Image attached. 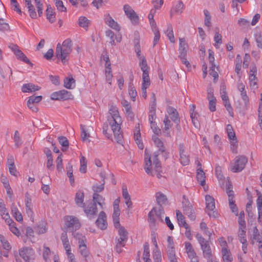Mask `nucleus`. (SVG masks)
<instances>
[{"label": "nucleus", "mask_w": 262, "mask_h": 262, "mask_svg": "<svg viewBox=\"0 0 262 262\" xmlns=\"http://www.w3.org/2000/svg\"><path fill=\"white\" fill-rule=\"evenodd\" d=\"M184 245L185 252L187 255L195 251L190 243L186 242L184 243Z\"/></svg>", "instance_id": "nucleus-64"}, {"label": "nucleus", "mask_w": 262, "mask_h": 262, "mask_svg": "<svg viewBox=\"0 0 262 262\" xmlns=\"http://www.w3.org/2000/svg\"><path fill=\"white\" fill-rule=\"evenodd\" d=\"M167 112L169 114V117L173 121L176 123L179 122L178 113L175 108L170 107L168 108Z\"/></svg>", "instance_id": "nucleus-41"}, {"label": "nucleus", "mask_w": 262, "mask_h": 262, "mask_svg": "<svg viewBox=\"0 0 262 262\" xmlns=\"http://www.w3.org/2000/svg\"><path fill=\"white\" fill-rule=\"evenodd\" d=\"M179 151L180 156V162L183 165H187L189 164L190 160L189 156H187L185 151V147L183 144L179 145Z\"/></svg>", "instance_id": "nucleus-20"}, {"label": "nucleus", "mask_w": 262, "mask_h": 262, "mask_svg": "<svg viewBox=\"0 0 262 262\" xmlns=\"http://www.w3.org/2000/svg\"><path fill=\"white\" fill-rule=\"evenodd\" d=\"M221 97L224 101V105L227 110L228 111L230 116L231 117H233L234 113L233 111V109L231 107V105L230 103L228 96L227 94V93L225 92H223L221 93Z\"/></svg>", "instance_id": "nucleus-22"}, {"label": "nucleus", "mask_w": 262, "mask_h": 262, "mask_svg": "<svg viewBox=\"0 0 262 262\" xmlns=\"http://www.w3.org/2000/svg\"><path fill=\"white\" fill-rule=\"evenodd\" d=\"M238 239L239 242L247 240L246 239V228H238Z\"/></svg>", "instance_id": "nucleus-51"}, {"label": "nucleus", "mask_w": 262, "mask_h": 262, "mask_svg": "<svg viewBox=\"0 0 262 262\" xmlns=\"http://www.w3.org/2000/svg\"><path fill=\"white\" fill-rule=\"evenodd\" d=\"M156 199L158 204L159 205V207H162L163 205H166L167 203L166 196L161 192H157L156 193Z\"/></svg>", "instance_id": "nucleus-42"}, {"label": "nucleus", "mask_w": 262, "mask_h": 262, "mask_svg": "<svg viewBox=\"0 0 262 262\" xmlns=\"http://www.w3.org/2000/svg\"><path fill=\"white\" fill-rule=\"evenodd\" d=\"M100 176L103 181V183L100 185H96L93 186L92 189L94 191V193H98L99 192H102L104 189V185L105 184V178L104 175L102 173H100Z\"/></svg>", "instance_id": "nucleus-45"}, {"label": "nucleus", "mask_w": 262, "mask_h": 262, "mask_svg": "<svg viewBox=\"0 0 262 262\" xmlns=\"http://www.w3.org/2000/svg\"><path fill=\"white\" fill-rule=\"evenodd\" d=\"M14 54L16 55L17 59L22 60L27 63H29L30 62L29 59L20 50L16 51V52H15Z\"/></svg>", "instance_id": "nucleus-54"}, {"label": "nucleus", "mask_w": 262, "mask_h": 262, "mask_svg": "<svg viewBox=\"0 0 262 262\" xmlns=\"http://www.w3.org/2000/svg\"><path fill=\"white\" fill-rule=\"evenodd\" d=\"M0 242L2 246L5 250L10 251L11 250V245L8 239L3 235L0 234Z\"/></svg>", "instance_id": "nucleus-36"}, {"label": "nucleus", "mask_w": 262, "mask_h": 262, "mask_svg": "<svg viewBox=\"0 0 262 262\" xmlns=\"http://www.w3.org/2000/svg\"><path fill=\"white\" fill-rule=\"evenodd\" d=\"M106 36L110 38V43L114 46L115 45V38H114V33L111 30H107L105 31Z\"/></svg>", "instance_id": "nucleus-63"}, {"label": "nucleus", "mask_w": 262, "mask_h": 262, "mask_svg": "<svg viewBox=\"0 0 262 262\" xmlns=\"http://www.w3.org/2000/svg\"><path fill=\"white\" fill-rule=\"evenodd\" d=\"M25 6L28 8L30 16L33 19L37 18V14L31 0H25Z\"/></svg>", "instance_id": "nucleus-29"}, {"label": "nucleus", "mask_w": 262, "mask_h": 262, "mask_svg": "<svg viewBox=\"0 0 262 262\" xmlns=\"http://www.w3.org/2000/svg\"><path fill=\"white\" fill-rule=\"evenodd\" d=\"M123 8L125 14L132 23L134 24H137L139 20V17L134 10L128 5H125Z\"/></svg>", "instance_id": "nucleus-15"}, {"label": "nucleus", "mask_w": 262, "mask_h": 262, "mask_svg": "<svg viewBox=\"0 0 262 262\" xmlns=\"http://www.w3.org/2000/svg\"><path fill=\"white\" fill-rule=\"evenodd\" d=\"M195 237L201 246L203 256L208 260H212V252L209 241L206 240L200 233H196Z\"/></svg>", "instance_id": "nucleus-5"}, {"label": "nucleus", "mask_w": 262, "mask_h": 262, "mask_svg": "<svg viewBox=\"0 0 262 262\" xmlns=\"http://www.w3.org/2000/svg\"><path fill=\"white\" fill-rule=\"evenodd\" d=\"M232 185L230 182L228 181L226 184V193L228 196L229 205L232 212H233L236 215H238V209L235 204L234 200V193L232 190Z\"/></svg>", "instance_id": "nucleus-8"}, {"label": "nucleus", "mask_w": 262, "mask_h": 262, "mask_svg": "<svg viewBox=\"0 0 262 262\" xmlns=\"http://www.w3.org/2000/svg\"><path fill=\"white\" fill-rule=\"evenodd\" d=\"M183 208L184 213L186 214L188 217L191 220H194L195 215L192 206L190 205L188 201H186V202H183Z\"/></svg>", "instance_id": "nucleus-19"}, {"label": "nucleus", "mask_w": 262, "mask_h": 262, "mask_svg": "<svg viewBox=\"0 0 262 262\" xmlns=\"http://www.w3.org/2000/svg\"><path fill=\"white\" fill-rule=\"evenodd\" d=\"M84 193L82 191H78L75 195V202L76 205L80 207H84Z\"/></svg>", "instance_id": "nucleus-33"}, {"label": "nucleus", "mask_w": 262, "mask_h": 262, "mask_svg": "<svg viewBox=\"0 0 262 262\" xmlns=\"http://www.w3.org/2000/svg\"><path fill=\"white\" fill-rule=\"evenodd\" d=\"M107 121L111 126L117 142L121 144L123 140V135L121 130L122 119L120 115L118 108L116 106L113 105L110 106L108 115L107 116Z\"/></svg>", "instance_id": "nucleus-1"}, {"label": "nucleus", "mask_w": 262, "mask_h": 262, "mask_svg": "<svg viewBox=\"0 0 262 262\" xmlns=\"http://www.w3.org/2000/svg\"><path fill=\"white\" fill-rule=\"evenodd\" d=\"M72 41L70 39H66L61 45L58 43L56 49V56L60 59L64 64L69 59L68 57L72 52Z\"/></svg>", "instance_id": "nucleus-3"}, {"label": "nucleus", "mask_w": 262, "mask_h": 262, "mask_svg": "<svg viewBox=\"0 0 262 262\" xmlns=\"http://www.w3.org/2000/svg\"><path fill=\"white\" fill-rule=\"evenodd\" d=\"M75 237L78 241L79 252L85 258V260L86 261V258L89 256L90 253L86 246V237L79 233H76Z\"/></svg>", "instance_id": "nucleus-9"}, {"label": "nucleus", "mask_w": 262, "mask_h": 262, "mask_svg": "<svg viewBox=\"0 0 262 262\" xmlns=\"http://www.w3.org/2000/svg\"><path fill=\"white\" fill-rule=\"evenodd\" d=\"M104 19L105 24L107 25L110 27L117 31L120 30V27L119 25L112 18L110 14L105 15L104 16Z\"/></svg>", "instance_id": "nucleus-21"}, {"label": "nucleus", "mask_w": 262, "mask_h": 262, "mask_svg": "<svg viewBox=\"0 0 262 262\" xmlns=\"http://www.w3.org/2000/svg\"><path fill=\"white\" fill-rule=\"evenodd\" d=\"M80 167L79 169L81 173H85L86 171V167H87V160L86 158L81 156L80 159Z\"/></svg>", "instance_id": "nucleus-52"}, {"label": "nucleus", "mask_w": 262, "mask_h": 262, "mask_svg": "<svg viewBox=\"0 0 262 262\" xmlns=\"http://www.w3.org/2000/svg\"><path fill=\"white\" fill-rule=\"evenodd\" d=\"M66 227L77 230L81 227L80 223L78 219L73 215H67L64 217Z\"/></svg>", "instance_id": "nucleus-10"}, {"label": "nucleus", "mask_w": 262, "mask_h": 262, "mask_svg": "<svg viewBox=\"0 0 262 262\" xmlns=\"http://www.w3.org/2000/svg\"><path fill=\"white\" fill-rule=\"evenodd\" d=\"M93 203L97 204L101 208H103L105 198L97 193H94L93 195Z\"/></svg>", "instance_id": "nucleus-39"}, {"label": "nucleus", "mask_w": 262, "mask_h": 262, "mask_svg": "<svg viewBox=\"0 0 262 262\" xmlns=\"http://www.w3.org/2000/svg\"><path fill=\"white\" fill-rule=\"evenodd\" d=\"M40 89V88L39 86L32 83L24 84L21 87V91L23 93H32L38 91Z\"/></svg>", "instance_id": "nucleus-27"}, {"label": "nucleus", "mask_w": 262, "mask_h": 262, "mask_svg": "<svg viewBox=\"0 0 262 262\" xmlns=\"http://www.w3.org/2000/svg\"><path fill=\"white\" fill-rule=\"evenodd\" d=\"M150 257L149 246L148 243H146L144 245V252L143 254V259L145 262H151Z\"/></svg>", "instance_id": "nucleus-43"}, {"label": "nucleus", "mask_w": 262, "mask_h": 262, "mask_svg": "<svg viewBox=\"0 0 262 262\" xmlns=\"http://www.w3.org/2000/svg\"><path fill=\"white\" fill-rule=\"evenodd\" d=\"M152 140L154 143L155 145L158 148V152H156L158 155V152H161L163 154V156L167 158L168 155V152L166 151L164 143L162 140H161L156 135L152 136Z\"/></svg>", "instance_id": "nucleus-14"}, {"label": "nucleus", "mask_w": 262, "mask_h": 262, "mask_svg": "<svg viewBox=\"0 0 262 262\" xmlns=\"http://www.w3.org/2000/svg\"><path fill=\"white\" fill-rule=\"evenodd\" d=\"M121 104L124 107L126 114L130 119L134 118V114L132 111L131 105L126 100L123 99L121 101Z\"/></svg>", "instance_id": "nucleus-31"}, {"label": "nucleus", "mask_w": 262, "mask_h": 262, "mask_svg": "<svg viewBox=\"0 0 262 262\" xmlns=\"http://www.w3.org/2000/svg\"><path fill=\"white\" fill-rule=\"evenodd\" d=\"M42 98L41 96H32L29 97L27 102L29 103V105H30V104H34L39 103L42 100Z\"/></svg>", "instance_id": "nucleus-58"}, {"label": "nucleus", "mask_w": 262, "mask_h": 262, "mask_svg": "<svg viewBox=\"0 0 262 262\" xmlns=\"http://www.w3.org/2000/svg\"><path fill=\"white\" fill-rule=\"evenodd\" d=\"M34 229L38 234H43L47 231V223L45 222H41L34 228Z\"/></svg>", "instance_id": "nucleus-40"}, {"label": "nucleus", "mask_w": 262, "mask_h": 262, "mask_svg": "<svg viewBox=\"0 0 262 262\" xmlns=\"http://www.w3.org/2000/svg\"><path fill=\"white\" fill-rule=\"evenodd\" d=\"M90 23V20L84 16H81L79 18L78 24L79 26L83 28L85 30L88 29Z\"/></svg>", "instance_id": "nucleus-47"}, {"label": "nucleus", "mask_w": 262, "mask_h": 262, "mask_svg": "<svg viewBox=\"0 0 262 262\" xmlns=\"http://www.w3.org/2000/svg\"><path fill=\"white\" fill-rule=\"evenodd\" d=\"M72 97L70 92L64 90L55 92L51 95V99L53 100H66L71 99Z\"/></svg>", "instance_id": "nucleus-13"}, {"label": "nucleus", "mask_w": 262, "mask_h": 262, "mask_svg": "<svg viewBox=\"0 0 262 262\" xmlns=\"http://www.w3.org/2000/svg\"><path fill=\"white\" fill-rule=\"evenodd\" d=\"M227 132L228 134V138L230 140H233L232 145L233 146L237 147L236 137L235 134L233 131L232 126L230 124H228L227 126Z\"/></svg>", "instance_id": "nucleus-28"}, {"label": "nucleus", "mask_w": 262, "mask_h": 262, "mask_svg": "<svg viewBox=\"0 0 262 262\" xmlns=\"http://www.w3.org/2000/svg\"><path fill=\"white\" fill-rule=\"evenodd\" d=\"M205 200L206 205V212L209 216L215 217L217 215V212L214 211L215 208L214 198L209 195H207L205 197Z\"/></svg>", "instance_id": "nucleus-12"}, {"label": "nucleus", "mask_w": 262, "mask_h": 262, "mask_svg": "<svg viewBox=\"0 0 262 262\" xmlns=\"http://www.w3.org/2000/svg\"><path fill=\"white\" fill-rule=\"evenodd\" d=\"M188 46L186 43L185 38H179V56H186Z\"/></svg>", "instance_id": "nucleus-23"}, {"label": "nucleus", "mask_w": 262, "mask_h": 262, "mask_svg": "<svg viewBox=\"0 0 262 262\" xmlns=\"http://www.w3.org/2000/svg\"><path fill=\"white\" fill-rule=\"evenodd\" d=\"M61 239L63 245V247L66 251V254L68 255L69 254H72L71 252V246L70 245L69 239L68 238L67 232H63L61 235Z\"/></svg>", "instance_id": "nucleus-26"}, {"label": "nucleus", "mask_w": 262, "mask_h": 262, "mask_svg": "<svg viewBox=\"0 0 262 262\" xmlns=\"http://www.w3.org/2000/svg\"><path fill=\"white\" fill-rule=\"evenodd\" d=\"M200 228L203 231V233L205 234H206L208 236L209 239L211 238V232L208 231V228L207 226V225L204 222H201L200 224Z\"/></svg>", "instance_id": "nucleus-61"}, {"label": "nucleus", "mask_w": 262, "mask_h": 262, "mask_svg": "<svg viewBox=\"0 0 262 262\" xmlns=\"http://www.w3.org/2000/svg\"><path fill=\"white\" fill-rule=\"evenodd\" d=\"M144 168L148 174L154 176L155 173L158 179H160L162 177L161 173L162 172L161 166L158 158V154L154 153L151 160L146 149L145 150Z\"/></svg>", "instance_id": "nucleus-2"}, {"label": "nucleus", "mask_w": 262, "mask_h": 262, "mask_svg": "<svg viewBox=\"0 0 262 262\" xmlns=\"http://www.w3.org/2000/svg\"><path fill=\"white\" fill-rule=\"evenodd\" d=\"M222 258L224 262H232L233 258L228 248L222 250Z\"/></svg>", "instance_id": "nucleus-38"}, {"label": "nucleus", "mask_w": 262, "mask_h": 262, "mask_svg": "<svg viewBox=\"0 0 262 262\" xmlns=\"http://www.w3.org/2000/svg\"><path fill=\"white\" fill-rule=\"evenodd\" d=\"M167 36L171 43L175 42V38L173 35V29L171 25H169L166 32Z\"/></svg>", "instance_id": "nucleus-49"}, {"label": "nucleus", "mask_w": 262, "mask_h": 262, "mask_svg": "<svg viewBox=\"0 0 262 262\" xmlns=\"http://www.w3.org/2000/svg\"><path fill=\"white\" fill-rule=\"evenodd\" d=\"M67 173L71 184L74 183V178L73 174V167L70 163H68L67 166Z\"/></svg>", "instance_id": "nucleus-53"}, {"label": "nucleus", "mask_w": 262, "mask_h": 262, "mask_svg": "<svg viewBox=\"0 0 262 262\" xmlns=\"http://www.w3.org/2000/svg\"><path fill=\"white\" fill-rule=\"evenodd\" d=\"M96 225L101 230L106 229L107 226L106 215L104 211H102L99 213L98 219L96 221Z\"/></svg>", "instance_id": "nucleus-17"}, {"label": "nucleus", "mask_w": 262, "mask_h": 262, "mask_svg": "<svg viewBox=\"0 0 262 262\" xmlns=\"http://www.w3.org/2000/svg\"><path fill=\"white\" fill-rule=\"evenodd\" d=\"M209 100V108L210 111L214 112L216 110V102L215 98L208 99Z\"/></svg>", "instance_id": "nucleus-62"}, {"label": "nucleus", "mask_w": 262, "mask_h": 262, "mask_svg": "<svg viewBox=\"0 0 262 262\" xmlns=\"http://www.w3.org/2000/svg\"><path fill=\"white\" fill-rule=\"evenodd\" d=\"M164 214V210L162 207H159L158 208H156V214H155V217L159 223L163 222Z\"/></svg>", "instance_id": "nucleus-50"}, {"label": "nucleus", "mask_w": 262, "mask_h": 262, "mask_svg": "<svg viewBox=\"0 0 262 262\" xmlns=\"http://www.w3.org/2000/svg\"><path fill=\"white\" fill-rule=\"evenodd\" d=\"M58 141L60 144L63 147L62 150L65 151L69 147V141L67 138L63 136L58 137Z\"/></svg>", "instance_id": "nucleus-48"}, {"label": "nucleus", "mask_w": 262, "mask_h": 262, "mask_svg": "<svg viewBox=\"0 0 262 262\" xmlns=\"http://www.w3.org/2000/svg\"><path fill=\"white\" fill-rule=\"evenodd\" d=\"M64 86L68 89H73L75 86V80L72 75H69L64 80Z\"/></svg>", "instance_id": "nucleus-35"}, {"label": "nucleus", "mask_w": 262, "mask_h": 262, "mask_svg": "<svg viewBox=\"0 0 262 262\" xmlns=\"http://www.w3.org/2000/svg\"><path fill=\"white\" fill-rule=\"evenodd\" d=\"M46 12L47 18L49 20V21L50 23H54L55 20V14L54 12H53V10L50 6H48L47 7Z\"/></svg>", "instance_id": "nucleus-46"}, {"label": "nucleus", "mask_w": 262, "mask_h": 262, "mask_svg": "<svg viewBox=\"0 0 262 262\" xmlns=\"http://www.w3.org/2000/svg\"><path fill=\"white\" fill-rule=\"evenodd\" d=\"M122 196L125 200V203L128 208L132 207V202L130 200V196L128 193L126 186L122 187Z\"/></svg>", "instance_id": "nucleus-30"}, {"label": "nucleus", "mask_w": 262, "mask_h": 262, "mask_svg": "<svg viewBox=\"0 0 262 262\" xmlns=\"http://www.w3.org/2000/svg\"><path fill=\"white\" fill-rule=\"evenodd\" d=\"M248 162L244 156H239L235 158L233 164L231 166V170L233 172H238L243 170Z\"/></svg>", "instance_id": "nucleus-7"}, {"label": "nucleus", "mask_w": 262, "mask_h": 262, "mask_svg": "<svg viewBox=\"0 0 262 262\" xmlns=\"http://www.w3.org/2000/svg\"><path fill=\"white\" fill-rule=\"evenodd\" d=\"M257 47L262 50V34L260 32H256L254 35Z\"/></svg>", "instance_id": "nucleus-55"}, {"label": "nucleus", "mask_w": 262, "mask_h": 262, "mask_svg": "<svg viewBox=\"0 0 262 262\" xmlns=\"http://www.w3.org/2000/svg\"><path fill=\"white\" fill-rule=\"evenodd\" d=\"M84 212L86 216L90 220L94 219L97 215L98 209L95 203H91L85 207Z\"/></svg>", "instance_id": "nucleus-16"}, {"label": "nucleus", "mask_w": 262, "mask_h": 262, "mask_svg": "<svg viewBox=\"0 0 262 262\" xmlns=\"http://www.w3.org/2000/svg\"><path fill=\"white\" fill-rule=\"evenodd\" d=\"M204 14L205 15V18H204V24L206 26L208 27H210L211 26V15L210 14L209 12L206 10H204Z\"/></svg>", "instance_id": "nucleus-56"}, {"label": "nucleus", "mask_w": 262, "mask_h": 262, "mask_svg": "<svg viewBox=\"0 0 262 262\" xmlns=\"http://www.w3.org/2000/svg\"><path fill=\"white\" fill-rule=\"evenodd\" d=\"M119 237L116 238V250L118 253L122 251V248L125 245L128 239V232L124 227H120L118 230Z\"/></svg>", "instance_id": "nucleus-6"}, {"label": "nucleus", "mask_w": 262, "mask_h": 262, "mask_svg": "<svg viewBox=\"0 0 262 262\" xmlns=\"http://www.w3.org/2000/svg\"><path fill=\"white\" fill-rule=\"evenodd\" d=\"M256 205L258 214V222L262 226V195H260L258 196Z\"/></svg>", "instance_id": "nucleus-32"}, {"label": "nucleus", "mask_w": 262, "mask_h": 262, "mask_svg": "<svg viewBox=\"0 0 262 262\" xmlns=\"http://www.w3.org/2000/svg\"><path fill=\"white\" fill-rule=\"evenodd\" d=\"M222 36L221 34L218 32H215L214 37V40L215 41L214 46L217 49L219 48V45L222 43Z\"/></svg>", "instance_id": "nucleus-59"}, {"label": "nucleus", "mask_w": 262, "mask_h": 262, "mask_svg": "<svg viewBox=\"0 0 262 262\" xmlns=\"http://www.w3.org/2000/svg\"><path fill=\"white\" fill-rule=\"evenodd\" d=\"M242 60L239 56L237 55L236 58V65L235 68V72L238 75L240 73V71L242 67Z\"/></svg>", "instance_id": "nucleus-60"}, {"label": "nucleus", "mask_w": 262, "mask_h": 262, "mask_svg": "<svg viewBox=\"0 0 262 262\" xmlns=\"http://www.w3.org/2000/svg\"><path fill=\"white\" fill-rule=\"evenodd\" d=\"M10 230L15 235L18 236L20 235V232L18 228L16 227L15 223L13 221L12 223L8 224Z\"/></svg>", "instance_id": "nucleus-57"}, {"label": "nucleus", "mask_w": 262, "mask_h": 262, "mask_svg": "<svg viewBox=\"0 0 262 262\" xmlns=\"http://www.w3.org/2000/svg\"><path fill=\"white\" fill-rule=\"evenodd\" d=\"M140 67L143 72L142 76V82L141 86L142 96L145 99L147 97L146 89L150 85V80L149 76V68L147 65L146 60H145L144 58L141 59V61L140 63Z\"/></svg>", "instance_id": "nucleus-4"}, {"label": "nucleus", "mask_w": 262, "mask_h": 262, "mask_svg": "<svg viewBox=\"0 0 262 262\" xmlns=\"http://www.w3.org/2000/svg\"><path fill=\"white\" fill-rule=\"evenodd\" d=\"M256 73H257V68L255 65H253L251 67L250 70L249 71V81L250 86L252 88V89H255L257 88V77H256Z\"/></svg>", "instance_id": "nucleus-18"}, {"label": "nucleus", "mask_w": 262, "mask_h": 262, "mask_svg": "<svg viewBox=\"0 0 262 262\" xmlns=\"http://www.w3.org/2000/svg\"><path fill=\"white\" fill-rule=\"evenodd\" d=\"M196 178L198 182L202 186H204L205 184V175L201 167L197 168V173Z\"/></svg>", "instance_id": "nucleus-37"}, {"label": "nucleus", "mask_w": 262, "mask_h": 262, "mask_svg": "<svg viewBox=\"0 0 262 262\" xmlns=\"http://www.w3.org/2000/svg\"><path fill=\"white\" fill-rule=\"evenodd\" d=\"M0 73L3 78L10 77L12 74L11 68L7 65H3L0 67Z\"/></svg>", "instance_id": "nucleus-34"}, {"label": "nucleus", "mask_w": 262, "mask_h": 262, "mask_svg": "<svg viewBox=\"0 0 262 262\" xmlns=\"http://www.w3.org/2000/svg\"><path fill=\"white\" fill-rule=\"evenodd\" d=\"M176 216L178 222V224L180 227H184L185 226H187V225H188L186 222L185 217L180 210H176Z\"/></svg>", "instance_id": "nucleus-44"}, {"label": "nucleus", "mask_w": 262, "mask_h": 262, "mask_svg": "<svg viewBox=\"0 0 262 262\" xmlns=\"http://www.w3.org/2000/svg\"><path fill=\"white\" fill-rule=\"evenodd\" d=\"M156 214V207H154L148 213V222L149 226L151 228H155L158 225L159 222L155 217Z\"/></svg>", "instance_id": "nucleus-24"}, {"label": "nucleus", "mask_w": 262, "mask_h": 262, "mask_svg": "<svg viewBox=\"0 0 262 262\" xmlns=\"http://www.w3.org/2000/svg\"><path fill=\"white\" fill-rule=\"evenodd\" d=\"M184 9V5L181 1L178 2L171 8L170 10V16L172 15L181 14Z\"/></svg>", "instance_id": "nucleus-25"}, {"label": "nucleus", "mask_w": 262, "mask_h": 262, "mask_svg": "<svg viewBox=\"0 0 262 262\" xmlns=\"http://www.w3.org/2000/svg\"><path fill=\"white\" fill-rule=\"evenodd\" d=\"M19 254L25 262H33L35 258L34 250L29 247H25L19 250Z\"/></svg>", "instance_id": "nucleus-11"}]
</instances>
